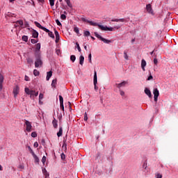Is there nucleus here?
I'll use <instances>...</instances> for the list:
<instances>
[{
    "label": "nucleus",
    "mask_w": 178,
    "mask_h": 178,
    "mask_svg": "<svg viewBox=\"0 0 178 178\" xmlns=\"http://www.w3.org/2000/svg\"><path fill=\"white\" fill-rule=\"evenodd\" d=\"M81 21L84 22L85 23H88L90 26H98L99 29H100V30H102V31H113V27H108V26H104L103 25H100L99 24L97 23V22H94L92 21H90L84 17L81 18Z\"/></svg>",
    "instance_id": "f257e3e1"
},
{
    "label": "nucleus",
    "mask_w": 178,
    "mask_h": 178,
    "mask_svg": "<svg viewBox=\"0 0 178 178\" xmlns=\"http://www.w3.org/2000/svg\"><path fill=\"white\" fill-rule=\"evenodd\" d=\"M35 67H41V66H42V60H41V54L38 53V54H35Z\"/></svg>",
    "instance_id": "f03ea898"
},
{
    "label": "nucleus",
    "mask_w": 178,
    "mask_h": 178,
    "mask_svg": "<svg viewBox=\"0 0 178 178\" xmlns=\"http://www.w3.org/2000/svg\"><path fill=\"white\" fill-rule=\"evenodd\" d=\"M25 92L27 94V95H30V98H33V97H38V92L30 90L29 88H25Z\"/></svg>",
    "instance_id": "7ed1b4c3"
},
{
    "label": "nucleus",
    "mask_w": 178,
    "mask_h": 178,
    "mask_svg": "<svg viewBox=\"0 0 178 178\" xmlns=\"http://www.w3.org/2000/svg\"><path fill=\"white\" fill-rule=\"evenodd\" d=\"M25 126L26 131H28V133H31L33 129V125H31V122H30L29 120H25Z\"/></svg>",
    "instance_id": "20e7f679"
},
{
    "label": "nucleus",
    "mask_w": 178,
    "mask_h": 178,
    "mask_svg": "<svg viewBox=\"0 0 178 178\" xmlns=\"http://www.w3.org/2000/svg\"><path fill=\"white\" fill-rule=\"evenodd\" d=\"M153 94H154V98L155 102H158V97H159V90L158 88H154L153 90Z\"/></svg>",
    "instance_id": "39448f33"
},
{
    "label": "nucleus",
    "mask_w": 178,
    "mask_h": 178,
    "mask_svg": "<svg viewBox=\"0 0 178 178\" xmlns=\"http://www.w3.org/2000/svg\"><path fill=\"white\" fill-rule=\"evenodd\" d=\"M98 83V79L97 77V71H95L94 78H93V84L95 86V90L97 91L98 90V86H97V84Z\"/></svg>",
    "instance_id": "423d86ee"
},
{
    "label": "nucleus",
    "mask_w": 178,
    "mask_h": 178,
    "mask_svg": "<svg viewBox=\"0 0 178 178\" xmlns=\"http://www.w3.org/2000/svg\"><path fill=\"white\" fill-rule=\"evenodd\" d=\"M19 91H20V88L17 86H16L13 89V94H14L15 98L17 97V95L19 94Z\"/></svg>",
    "instance_id": "0eeeda50"
},
{
    "label": "nucleus",
    "mask_w": 178,
    "mask_h": 178,
    "mask_svg": "<svg viewBox=\"0 0 178 178\" xmlns=\"http://www.w3.org/2000/svg\"><path fill=\"white\" fill-rule=\"evenodd\" d=\"M126 84H127V81H122L120 83H116L115 86L117 87V88H119V90H120V88H122V87H125Z\"/></svg>",
    "instance_id": "6e6552de"
},
{
    "label": "nucleus",
    "mask_w": 178,
    "mask_h": 178,
    "mask_svg": "<svg viewBox=\"0 0 178 178\" xmlns=\"http://www.w3.org/2000/svg\"><path fill=\"white\" fill-rule=\"evenodd\" d=\"M40 49H41V43H37L35 44V55L40 54Z\"/></svg>",
    "instance_id": "1a4fd4ad"
},
{
    "label": "nucleus",
    "mask_w": 178,
    "mask_h": 178,
    "mask_svg": "<svg viewBox=\"0 0 178 178\" xmlns=\"http://www.w3.org/2000/svg\"><path fill=\"white\" fill-rule=\"evenodd\" d=\"M3 75L0 74V91H2V89L3 88Z\"/></svg>",
    "instance_id": "9d476101"
},
{
    "label": "nucleus",
    "mask_w": 178,
    "mask_h": 178,
    "mask_svg": "<svg viewBox=\"0 0 178 178\" xmlns=\"http://www.w3.org/2000/svg\"><path fill=\"white\" fill-rule=\"evenodd\" d=\"M146 10H147V12H148V13H150V15L154 14V11L152 10V7H151V4H147L146 6Z\"/></svg>",
    "instance_id": "9b49d317"
},
{
    "label": "nucleus",
    "mask_w": 178,
    "mask_h": 178,
    "mask_svg": "<svg viewBox=\"0 0 178 178\" xmlns=\"http://www.w3.org/2000/svg\"><path fill=\"white\" fill-rule=\"evenodd\" d=\"M145 94H146V95H147L149 98H152V94L151 93V90H149V89H148L147 88L145 89Z\"/></svg>",
    "instance_id": "f8f14e48"
},
{
    "label": "nucleus",
    "mask_w": 178,
    "mask_h": 178,
    "mask_svg": "<svg viewBox=\"0 0 178 178\" xmlns=\"http://www.w3.org/2000/svg\"><path fill=\"white\" fill-rule=\"evenodd\" d=\"M145 66H147V62L145 61V60L142 59L141 67H142V70H143V72H145Z\"/></svg>",
    "instance_id": "ddd939ff"
},
{
    "label": "nucleus",
    "mask_w": 178,
    "mask_h": 178,
    "mask_svg": "<svg viewBox=\"0 0 178 178\" xmlns=\"http://www.w3.org/2000/svg\"><path fill=\"white\" fill-rule=\"evenodd\" d=\"M32 35L33 38H38V32L37 31L33 29L32 30Z\"/></svg>",
    "instance_id": "4468645a"
},
{
    "label": "nucleus",
    "mask_w": 178,
    "mask_h": 178,
    "mask_svg": "<svg viewBox=\"0 0 178 178\" xmlns=\"http://www.w3.org/2000/svg\"><path fill=\"white\" fill-rule=\"evenodd\" d=\"M54 34L56 35V42H59V32L58 31L55 30L54 31Z\"/></svg>",
    "instance_id": "2eb2a0df"
},
{
    "label": "nucleus",
    "mask_w": 178,
    "mask_h": 178,
    "mask_svg": "<svg viewBox=\"0 0 178 178\" xmlns=\"http://www.w3.org/2000/svg\"><path fill=\"white\" fill-rule=\"evenodd\" d=\"M52 124H53V127H54V129H58V120H56V119H55V118H54V120L52 121Z\"/></svg>",
    "instance_id": "dca6fc26"
},
{
    "label": "nucleus",
    "mask_w": 178,
    "mask_h": 178,
    "mask_svg": "<svg viewBox=\"0 0 178 178\" xmlns=\"http://www.w3.org/2000/svg\"><path fill=\"white\" fill-rule=\"evenodd\" d=\"M111 22H127V20L124 18H121V19H111Z\"/></svg>",
    "instance_id": "f3484780"
},
{
    "label": "nucleus",
    "mask_w": 178,
    "mask_h": 178,
    "mask_svg": "<svg viewBox=\"0 0 178 178\" xmlns=\"http://www.w3.org/2000/svg\"><path fill=\"white\" fill-rule=\"evenodd\" d=\"M79 64L83 66L84 65V56H80L79 57Z\"/></svg>",
    "instance_id": "a211bd4d"
},
{
    "label": "nucleus",
    "mask_w": 178,
    "mask_h": 178,
    "mask_svg": "<svg viewBox=\"0 0 178 178\" xmlns=\"http://www.w3.org/2000/svg\"><path fill=\"white\" fill-rule=\"evenodd\" d=\"M50 77H52V71H49L47 73L46 80L49 81Z\"/></svg>",
    "instance_id": "6ab92c4d"
},
{
    "label": "nucleus",
    "mask_w": 178,
    "mask_h": 178,
    "mask_svg": "<svg viewBox=\"0 0 178 178\" xmlns=\"http://www.w3.org/2000/svg\"><path fill=\"white\" fill-rule=\"evenodd\" d=\"M57 81H58L56 80V79L52 80V82H51V87H52L53 88H56V83H57Z\"/></svg>",
    "instance_id": "aec40b11"
},
{
    "label": "nucleus",
    "mask_w": 178,
    "mask_h": 178,
    "mask_svg": "<svg viewBox=\"0 0 178 178\" xmlns=\"http://www.w3.org/2000/svg\"><path fill=\"white\" fill-rule=\"evenodd\" d=\"M63 133V129H62V127H60L59 131L57 133L58 137H60Z\"/></svg>",
    "instance_id": "412c9836"
},
{
    "label": "nucleus",
    "mask_w": 178,
    "mask_h": 178,
    "mask_svg": "<svg viewBox=\"0 0 178 178\" xmlns=\"http://www.w3.org/2000/svg\"><path fill=\"white\" fill-rule=\"evenodd\" d=\"M65 2H66L67 6H69V8H70L72 9V8H73V5L72 4V3L70 2V0H64Z\"/></svg>",
    "instance_id": "4be33fe9"
},
{
    "label": "nucleus",
    "mask_w": 178,
    "mask_h": 178,
    "mask_svg": "<svg viewBox=\"0 0 178 178\" xmlns=\"http://www.w3.org/2000/svg\"><path fill=\"white\" fill-rule=\"evenodd\" d=\"M34 24L36 26V27H38V29H40L41 30L44 29V26H42L41 24H40L39 22H35Z\"/></svg>",
    "instance_id": "5701e85b"
},
{
    "label": "nucleus",
    "mask_w": 178,
    "mask_h": 178,
    "mask_svg": "<svg viewBox=\"0 0 178 178\" xmlns=\"http://www.w3.org/2000/svg\"><path fill=\"white\" fill-rule=\"evenodd\" d=\"M102 41H103V42H104V44H111V42H112L111 40H109L104 38L102 39Z\"/></svg>",
    "instance_id": "b1692460"
},
{
    "label": "nucleus",
    "mask_w": 178,
    "mask_h": 178,
    "mask_svg": "<svg viewBox=\"0 0 178 178\" xmlns=\"http://www.w3.org/2000/svg\"><path fill=\"white\" fill-rule=\"evenodd\" d=\"M27 60V63H29V65H33V63H34V60H33V58H28L26 59Z\"/></svg>",
    "instance_id": "393cba45"
},
{
    "label": "nucleus",
    "mask_w": 178,
    "mask_h": 178,
    "mask_svg": "<svg viewBox=\"0 0 178 178\" xmlns=\"http://www.w3.org/2000/svg\"><path fill=\"white\" fill-rule=\"evenodd\" d=\"M95 37H97V38H98L99 40H101V41L102 40V36H101V35L98 34V33L95 32Z\"/></svg>",
    "instance_id": "a878e982"
},
{
    "label": "nucleus",
    "mask_w": 178,
    "mask_h": 178,
    "mask_svg": "<svg viewBox=\"0 0 178 178\" xmlns=\"http://www.w3.org/2000/svg\"><path fill=\"white\" fill-rule=\"evenodd\" d=\"M35 161V162H40V159H38V156H37V155H35V154H34L33 155H32Z\"/></svg>",
    "instance_id": "bb28decb"
},
{
    "label": "nucleus",
    "mask_w": 178,
    "mask_h": 178,
    "mask_svg": "<svg viewBox=\"0 0 178 178\" xmlns=\"http://www.w3.org/2000/svg\"><path fill=\"white\" fill-rule=\"evenodd\" d=\"M22 40L25 42H27V41H29V37L26 35H23L22 36Z\"/></svg>",
    "instance_id": "cd10ccee"
},
{
    "label": "nucleus",
    "mask_w": 178,
    "mask_h": 178,
    "mask_svg": "<svg viewBox=\"0 0 178 178\" xmlns=\"http://www.w3.org/2000/svg\"><path fill=\"white\" fill-rule=\"evenodd\" d=\"M33 74H34V76H40V72H38V70H34Z\"/></svg>",
    "instance_id": "c85d7f7f"
},
{
    "label": "nucleus",
    "mask_w": 178,
    "mask_h": 178,
    "mask_svg": "<svg viewBox=\"0 0 178 178\" xmlns=\"http://www.w3.org/2000/svg\"><path fill=\"white\" fill-rule=\"evenodd\" d=\"M76 45L79 52H81V48L80 47V44H79V42H76Z\"/></svg>",
    "instance_id": "c756f323"
},
{
    "label": "nucleus",
    "mask_w": 178,
    "mask_h": 178,
    "mask_svg": "<svg viewBox=\"0 0 178 178\" xmlns=\"http://www.w3.org/2000/svg\"><path fill=\"white\" fill-rule=\"evenodd\" d=\"M63 148H65V151L67 149V144H66V141H63Z\"/></svg>",
    "instance_id": "7c9ffc66"
},
{
    "label": "nucleus",
    "mask_w": 178,
    "mask_h": 178,
    "mask_svg": "<svg viewBox=\"0 0 178 178\" xmlns=\"http://www.w3.org/2000/svg\"><path fill=\"white\" fill-rule=\"evenodd\" d=\"M15 23H16V24H19V26H23V24H24L23 20H18Z\"/></svg>",
    "instance_id": "2f4dec72"
},
{
    "label": "nucleus",
    "mask_w": 178,
    "mask_h": 178,
    "mask_svg": "<svg viewBox=\"0 0 178 178\" xmlns=\"http://www.w3.org/2000/svg\"><path fill=\"white\" fill-rule=\"evenodd\" d=\"M48 35L51 37V38H55V35H54V33H52V31H50V32H49Z\"/></svg>",
    "instance_id": "473e14b6"
},
{
    "label": "nucleus",
    "mask_w": 178,
    "mask_h": 178,
    "mask_svg": "<svg viewBox=\"0 0 178 178\" xmlns=\"http://www.w3.org/2000/svg\"><path fill=\"white\" fill-rule=\"evenodd\" d=\"M124 58L126 60H129V56H127V52L124 51Z\"/></svg>",
    "instance_id": "72a5a7b5"
},
{
    "label": "nucleus",
    "mask_w": 178,
    "mask_h": 178,
    "mask_svg": "<svg viewBox=\"0 0 178 178\" xmlns=\"http://www.w3.org/2000/svg\"><path fill=\"white\" fill-rule=\"evenodd\" d=\"M70 60H72V62H74L76 60V56L72 55L70 56Z\"/></svg>",
    "instance_id": "f704fd0d"
},
{
    "label": "nucleus",
    "mask_w": 178,
    "mask_h": 178,
    "mask_svg": "<svg viewBox=\"0 0 178 178\" xmlns=\"http://www.w3.org/2000/svg\"><path fill=\"white\" fill-rule=\"evenodd\" d=\"M74 31L75 33H76L77 34H80V30H79V28L78 27H74Z\"/></svg>",
    "instance_id": "c9c22d12"
},
{
    "label": "nucleus",
    "mask_w": 178,
    "mask_h": 178,
    "mask_svg": "<svg viewBox=\"0 0 178 178\" xmlns=\"http://www.w3.org/2000/svg\"><path fill=\"white\" fill-rule=\"evenodd\" d=\"M28 149L31 153L32 155H34V154H35L34 153V151H33V149H31V147L28 146Z\"/></svg>",
    "instance_id": "e433bc0d"
},
{
    "label": "nucleus",
    "mask_w": 178,
    "mask_h": 178,
    "mask_svg": "<svg viewBox=\"0 0 178 178\" xmlns=\"http://www.w3.org/2000/svg\"><path fill=\"white\" fill-rule=\"evenodd\" d=\"M44 98V94L40 93L39 95V102H41V99Z\"/></svg>",
    "instance_id": "4c0bfd02"
},
{
    "label": "nucleus",
    "mask_w": 178,
    "mask_h": 178,
    "mask_svg": "<svg viewBox=\"0 0 178 178\" xmlns=\"http://www.w3.org/2000/svg\"><path fill=\"white\" fill-rule=\"evenodd\" d=\"M83 34H84L85 37H88L90 35V31H86Z\"/></svg>",
    "instance_id": "58836bf2"
},
{
    "label": "nucleus",
    "mask_w": 178,
    "mask_h": 178,
    "mask_svg": "<svg viewBox=\"0 0 178 178\" xmlns=\"http://www.w3.org/2000/svg\"><path fill=\"white\" fill-rule=\"evenodd\" d=\"M42 162L43 165L45 163V162H47V156H43V157L42 159Z\"/></svg>",
    "instance_id": "ea45409f"
},
{
    "label": "nucleus",
    "mask_w": 178,
    "mask_h": 178,
    "mask_svg": "<svg viewBox=\"0 0 178 178\" xmlns=\"http://www.w3.org/2000/svg\"><path fill=\"white\" fill-rule=\"evenodd\" d=\"M38 134L37 132H32L31 133V137H33V138H35V137H37Z\"/></svg>",
    "instance_id": "a19ab883"
},
{
    "label": "nucleus",
    "mask_w": 178,
    "mask_h": 178,
    "mask_svg": "<svg viewBox=\"0 0 178 178\" xmlns=\"http://www.w3.org/2000/svg\"><path fill=\"white\" fill-rule=\"evenodd\" d=\"M49 1L50 6H54V5H55V0H49Z\"/></svg>",
    "instance_id": "79ce46f5"
},
{
    "label": "nucleus",
    "mask_w": 178,
    "mask_h": 178,
    "mask_svg": "<svg viewBox=\"0 0 178 178\" xmlns=\"http://www.w3.org/2000/svg\"><path fill=\"white\" fill-rule=\"evenodd\" d=\"M42 172L44 173V175H46V176H49V174L48 173V172L47 171V169H43L42 170Z\"/></svg>",
    "instance_id": "37998d69"
},
{
    "label": "nucleus",
    "mask_w": 178,
    "mask_h": 178,
    "mask_svg": "<svg viewBox=\"0 0 178 178\" xmlns=\"http://www.w3.org/2000/svg\"><path fill=\"white\" fill-rule=\"evenodd\" d=\"M59 99H60V104H63V97H62V95L59 96Z\"/></svg>",
    "instance_id": "c03bdc74"
},
{
    "label": "nucleus",
    "mask_w": 178,
    "mask_h": 178,
    "mask_svg": "<svg viewBox=\"0 0 178 178\" xmlns=\"http://www.w3.org/2000/svg\"><path fill=\"white\" fill-rule=\"evenodd\" d=\"M92 58V55H91V53L88 55V60H89V63H92V60L91 59Z\"/></svg>",
    "instance_id": "a18cd8bd"
},
{
    "label": "nucleus",
    "mask_w": 178,
    "mask_h": 178,
    "mask_svg": "<svg viewBox=\"0 0 178 178\" xmlns=\"http://www.w3.org/2000/svg\"><path fill=\"white\" fill-rule=\"evenodd\" d=\"M60 156H61V159H62L63 161H65V159H66V156L65 155V154L62 153V154H60Z\"/></svg>",
    "instance_id": "49530a36"
},
{
    "label": "nucleus",
    "mask_w": 178,
    "mask_h": 178,
    "mask_svg": "<svg viewBox=\"0 0 178 178\" xmlns=\"http://www.w3.org/2000/svg\"><path fill=\"white\" fill-rule=\"evenodd\" d=\"M83 120H85V122H87V120H88V117H87V113H84Z\"/></svg>",
    "instance_id": "de8ad7c7"
},
{
    "label": "nucleus",
    "mask_w": 178,
    "mask_h": 178,
    "mask_svg": "<svg viewBox=\"0 0 178 178\" xmlns=\"http://www.w3.org/2000/svg\"><path fill=\"white\" fill-rule=\"evenodd\" d=\"M60 19H61L62 20H65V19H66V15L62 14V15H60Z\"/></svg>",
    "instance_id": "09e8293b"
},
{
    "label": "nucleus",
    "mask_w": 178,
    "mask_h": 178,
    "mask_svg": "<svg viewBox=\"0 0 178 178\" xmlns=\"http://www.w3.org/2000/svg\"><path fill=\"white\" fill-rule=\"evenodd\" d=\"M156 178H162V174L156 173Z\"/></svg>",
    "instance_id": "8fccbe9b"
},
{
    "label": "nucleus",
    "mask_w": 178,
    "mask_h": 178,
    "mask_svg": "<svg viewBox=\"0 0 178 178\" xmlns=\"http://www.w3.org/2000/svg\"><path fill=\"white\" fill-rule=\"evenodd\" d=\"M56 23L57 26H62V24L59 21V19H56Z\"/></svg>",
    "instance_id": "3c124183"
},
{
    "label": "nucleus",
    "mask_w": 178,
    "mask_h": 178,
    "mask_svg": "<svg viewBox=\"0 0 178 178\" xmlns=\"http://www.w3.org/2000/svg\"><path fill=\"white\" fill-rule=\"evenodd\" d=\"M42 30H43L44 31H45L46 33H48L51 31L49 29H47V28L44 27V26H43Z\"/></svg>",
    "instance_id": "603ef678"
},
{
    "label": "nucleus",
    "mask_w": 178,
    "mask_h": 178,
    "mask_svg": "<svg viewBox=\"0 0 178 178\" xmlns=\"http://www.w3.org/2000/svg\"><path fill=\"white\" fill-rule=\"evenodd\" d=\"M120 95L122 97L124 96V91L122 90L121 89L119 90Z\"/></svg>",
    "instance_id": "864d4df0"
},
{
    "label": "nucleus",
    "mask_w": 178,
    "mask_h": 178,
    "mask_svg": "<svg viewBox=\"0 0 178 178\" xmlns=\"http://www.w3.org/2000/svg\"><path fill=\"white\" fill-rule=\"evenodd\" d=\"M31 42L32 44H37V40H36L35 39H31Z\"/></svg>",
    "instance_id": "5fc2aeb1"
},
{
    "label": "nucleus",
    "mask_w": 178,
    "mask_h": 178,
    "mask_svg": "<svg viewBox=\"0 0 178 178\" xmlns=\"http://www.w3.org/2000/svg\"><path fill=\"white\" fill-rule=\"evenodd\" d=\"M60 109H62L63 111H65V106H63V104H60Z\"/></svg>",
    "instance_id": "6e6d98bb"
},
{
    "label": "nucleus",
    "mask_w": 178,
    "mask_h": 178,
    "mask_svg": "<svg viewBox=\"0 0 178 178\" xmlns=\"http://www.w3.org/2000/svg\"><path fill=\"white\" fill-rule=\"evenodd\" d=\"M24 80H25L26 81H30V79L29 78V76H28L27 75H25Z\"/></svg>",
    "instance_id": "4d7b16f0"
},
{
    "label": "nucleus",
    "mask_w": 178,
    "mask_h": 178,
    "mask_svg": "<svg viewBox=\"0 0 178 178\" xmlns=\"http://www.w3.org/2000/svg\"><path fill=\"white\" fill-rule=\"evenodd\" d=\"M33 147H35V148H37L38 147V143L35 142L34 144H33Z\"/></svg>",
    "instance_id": "13d9d810"
},
{
    "label": "nucleus",
    "mask_w": 178,
    "mask_h": 178,
    "mask_svg": "<svg viewBox=\"0 0 178 178\" xmlns=\"http://www.w3.org/2000/svg\"><path fill=\"white\" fill-rule=\"evenodd\" d=\"M154 65H158V59L154 58Z\"/></svg>",
    "instance_id": "bf43d9fd"
},
{
    "label": "nucleus",
    "mask_w": 178,
    "mask_h": 178,
    "mask_svg": "<svg viewBox=\"0 0 178 178\" xmlns=\"http://www.w3.org/2000/svg\"><path fill=\"white\" fill-rule=\"evenodd\" d=\"M152 75H149V76L147 78V80H152Z\"/></svg>",
    "instance_id": "052dcab7"
},
{
    "label": "nucleus",
    "mask_w": 178,
    "mask_h": 178,
    "mask_svg": "<svg viewBox=\"0 0 178 178\" xmlns=\"http://www.w3.org/2000/svg\"><path fill=\"white\" fill-rule=\"evenodd\" d=\"M39 2H41V3H44V2H45V0H38Z\"/></svg>",
    "instance_id": "680f3d73"
},
{
    "label": "nucleus",
    "mask_w": 178,
    "mask_h": 178,
    "mask_svg": "<svg viewBox=\"0 0 178 178\" xmlns=\"http://www.w3.org/2000/svg\"><path fill=\"white\" fill-rule=\"evenodd\" d=\"M0 170H3L2 165H0Z\"/></svg>",
    "instance_id": "e2e57ef3"
},
{
    "label": "nucleus",
    "mask_w": 178,
    "mask_h": 178,
    "mask_svg": "<svg viewBox=\"0 0 178 178\" xmlns=\"http://www.w3.org/2000/svg\"><path fill=\"white\" fill-rule=\"evenodd\" d=\"M59 52H60L59 50H56V53H57L58 55H59Z\"/></svg>",
    "instance_id": "0e129e2a"
},
{
    "label": "nucleus",
    "mask_w": 178,
    "mask_h": 178,
    "mask_svg": "<svg viewBox=\"0 0 178 178\" xmlns=\"http://www.w3.org/2000/svg\"><path fill=\"white\" fill-rule=\"evenodd\" d=\"M84 49L87 51V46H84Z\"/></svg>",
    "instance_id": "69168bd1"
},
{
    "label": "nucleus",
    "mask_w": 178,
    "mask_h": 178,
    "mask_svg": "<svg viewBox=\"0 0 178 178\" xmlns=\"http://www.w3.org/2000/svg\"><path fill=\"white\" fill-rule=\"evenodd\" d=\"M154 54V51L150 52V55H153Z\"/></svg>",
    "instance_id": "338daca9"
},
{
    "label": "nucleus",
    "mask_w": 178,
    "mask_h": 178,
    "mask_svg": "<svg viewBox=\"0 0 178 178\" xmlns=\"http://www.w3.org/2000/svg\"><path fill=\"white\" fill-rule=\"evenodd\" d=\"M92 40H95V38L91 36Z\"/></svg>",
    "instance_id": "774afa93"
}]
</instances>
